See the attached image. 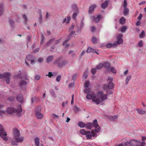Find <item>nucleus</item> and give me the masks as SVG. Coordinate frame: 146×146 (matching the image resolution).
I'll return each mask as SVG.
<instances>
[{
    "label": "nucleus",
    "instance_id": "f257e3e1",
    "mask_svg": "<svg viewBox=\"0 0 146 146\" xmlns=\"http://www.w3.org/2000/svg\"><path fill=\"white\" fill-rule=\"evenodd\" d=\"M107 98V95L104 94L103 91H99L97 92L95 95L94 98L93 99L92 102L97 105H98L100 103Z\"/></svg>",
    "mask_w": 146,
    "mask_h": 146
},
{
    "label": "nucleus",
    "instance_id": "f03ea898",
    "mask_svg": "<svg viewBox=\"0 0 146 146\" xmlns=\"http://www.w3.org/2000/svg\"><path fill=\"white\" fill-rule=\"evenodd\" d=\"M13 135L14 139L18 142L21 143L23 141L24 137H21L19 130L17 128L13 129Z\"/></svg>",
    "mask_w": 146,
    "mask_h": 146
},
{
    "label": "nucleus",
    "instance_id": "7ed1b4c3",
    "mask_svg": "<svg viewBox=\"0 0 146 146\" xmlns=\"http://www.w3.org/2000/svg\"><path fill=\"white\" fill-rule=\"evenodd\" d=\"M22 107L20 105L18 106L17 109L12 107L8 108L6 110V112L9 113H16L17 115L19 116L22 112Z\"/></svg>",
    "mask_w": 146,
    "mask_h": 146
},
{
    "label": "nucleus",
    "instance_id": "20e7f679",
    "mask_svg": "<svg viewBox=\"0 0 146 146\" xmlns=\"http://www.w3.org/2000/svg\"><path fill=\"white\" fill-rule=\"evenodd\" d=\"M7 135L6 132L5 131V130L2 126L0 124V136L5 141H7L8 139L6 136Z\"/></svg>",
    "mask_w": 146,
    "mask_h": 146
},
{
    "label": "nucleus",
    "instance_id": "39448f33",
    "mask_svg": "<svg viewBox=\"0 0 146 146\" xmlns=\"http://www.w3.org/2000/svg\"><path fill=\"white\" fill-rule=\"evenodd\" d=\"M86 137L87 139H90L92 138V137H96L97 134L96 133L94 130L92 131L91 133L90 131H88L86 134Z\"/></svg>",
    "mask_w": 146,
    "mask_h": 146
},
{
    "label": "nucleus",
    "instance_id": "423d86ee",
    "mask_svg": "<svg viewBox=\"0 0 146 146\" xmlns=\"http://www.w3.org/2000/svg\"><path fill=\"white\" fill-rule=\"evenodd\" d=\"M54 63L57 64L58 66L60 67H62L64 64V62L62 60L61 58H59L54 62Z\"/></svg>",
    "mask_w": 146,
    "mask_h": 146
},
{
    "label": "nucleus",
    "instance_id": "0eeeda50",
    "mask_svg": "<svg viewBox=\"0 0 146 146\" xmlns=\"http://www.w3.org/2000/svg\"><path fill=\"white\" fill-rule=\"evenodd\" d=\"M94 126V127H95V131L97 132H99L100 131L101 128L98 125L97 120L96 119H95L93 120Z\"/></svg>",
    "mask_w": 146,
    "mask_h": 146
},
{
    "label": "nucleus",
    "instance_id": "6e6552de",
    "mask_svg": "<svg viewBox=\"0 0 146 146\" xmlns=\"http://www.w3.org/2000/svg\"><path fill=\"white\" fill-rule=\"evenodd\" d=\"M11 74L8 72H6L4 73V78H6V82L7 84H9L10 83V76Z\"/></svg>",
    "mask_w": 146,
    "mask_h": 146
},
{
    "label": "nucleus",
    "instance_id": "1a4fd4ad",
    "mask_svg": "<svg viewBox=\"0 0 146 146\" xmlns=\"http://www.w3.org/2000/svg\"><path fill=\"white\" fill-rule=\"evenodd\" d=\"M130 143L132 146H137L141 144V142L135 139H133L130 140Z\"/></svg>",
    "mask_w": 146,
    "mask_h": 146
},
{
    "label": "nucleus",
    "instance_id": "9d476101",
    "mask_svg": "<svg viewBox=\"0 0 146 146\" xmlns=\"http://www.w3.org/2000/svg\"><path fill=\"white\" fill-rule=\"evenodd\" d=\"M33 58V56L31 55H29L26 56V59L25 60V63L26 65L28 66H29V65L28 62V61H30L31 59Z\"/></svg>",
    "mask_w": 146,
    "mask_h": 146
},
{
    "label": "nucleus",
    "instance_id": "9b49d317",
    "mask_svg": "<svg viewBox=\"0 0 146 146\" xmlns=\"http://www.w3.org/2000/svg\"><path fill=\"white\" fill-rule=\"evenodd\" d=\"M16 99L18 102L22 103L23 101V95L21 94H18L16 97Z\"/></svg>",
    "mask_w": 146,
    "mask_h": 146
},
{
    "label": "nucleus",
    "instance_id": "f8f14e48",
    "mask_svg": "<svg viewBox=\"0 0 146 146\" xmlns=\"http://www.w3.org/2000/svg\"><path fill=\"white\" fill-rule=\"evenodd\" d=\"M123 36L121 35H119L117 37V41L116 44H120L123 42V41L122 39Z\"/></svg>",
    "mask_w": 146,
    "mask_h": 146
},
{
    "label": "nucleus",
    "instance_id": "ddd939ff",
    "mask_svg": "<svg viewBox=\"0 0 146 146\" xmlns=\"http://www.w3.org/2000/svg\"><path fill=\"white\" fill-rule=\"evenodd\" d=\"M94 122L93 121V123H88L86 124V128L87 129H91L94 127Z\"/></svg>",
    "mask_w": 146,
    "mask_h": 146
},
{
    "label": "nucleus",
    "instance_id": "4468645a",
    "mask_svg": "<svg viewBox=\"0 0 146 146\" xmlns=\"http://www.w3.org/2000/svg\"><path fill=\"white\" fill-rule=\"evenodd\" d=\"M109 2V0H107L104 2L102 3L101 5V7L103 9H104L106 8L108 5Z\"/></svg>",
    "mask_w": 146,
    "mask_h": 146
},
{
    "label": "nucleus",
    "instance_id": "2eb2a0df",
    "mask_svg": "<svg viewBox=\"0 0 146 146\" xmlns=\"http://www.w3.org/2000/svg\"><path fill=\"white\" fill-rule=\"evenodd\" d=\"M102 15H98L96 17H95L94 16H92V18L94 19V21L95 22L97 23L99 21Z\"/></svg>",
    "mask_w": 146,
    "mask_h": 146
},
{
    "label": "nucleus",
    "instance_id": "dca6fc26",
    "mask_svg": "<svg viewBox=\"0 0 146 146\" xmlns=\"http://www.w3.org/2000/svg\"><path fill=\"white\" fill-rule=\"evenodd\" d=\"M35 116L37 119H41L43 118V115L40 112L36 111V112L35 113Z\"/></svg>",
    "mask_w": 146,
    "mask_h": 146
},
{
    "label": "nucleus",
    "instance_id": "f3484780",
    "mask_svg": "<svg viewBox=\"0 0 146 146\" xmlns=\"http://www.w3.org/2000/svg\"><path fill=\"white\" fill-rule=\"evenodd\" d=\"M60 39H59L55 41V39H52L50 40L47 43V44L48 45V44L50 43H51L52 42L53 43H54V44H57L58 43H59L60 42Z\"/></svg>",
    "mask_w": 146,
    "mask_h": 146
},
{
    "label": "nucleus",
    "instance_id": "a211bd4d",
    "mask_svg": "<svg viewBox=\"0 0 146 146\" xmlns=\"http://www.w3.org/2000/svg\"><path fill=\"white\" fill-rule=\"evenodd\" d=\"M96 6L95 4H94L91 6L89 9V13H92L94 11L95 8L96 7Z\"/></svg>",
    "mask_w": 146,
    "mask_h": 146
},
{
    "label": "nucleus",
    "instance_id": "6ab92c4d",
    "mask_svg": "<svg viewBox=\"0 0 146 146\" xmlns=\"http://www.w3.org/2000/svg\"><path fill=\"white\" fill-rule=\"evenodd\" d=\"M27 84V83L26 82L23 80H22L20 82L19 85L20 87L22 88L23 87L26 86Z\"/></svg>",
    "mask_w": 146,
    "mask_h": 146
},
{
    "label": "nucleus",
    "instance_id": "aec40b11",
    "mask_svg": "<svg viewBox=\"0 0 146 146\" xmlns=\"http://www.w3.org/2000/svg\"><path fill=\"white\" fill-rule=\"evenodd\" d=\"M4 11L3 4L2 3H0V15L3 13Z\"/></svg>",
    "mask_w": 146,
    "mask_h": 146
},
{
    "label": "nucleus",
    "instance_id": "412c9836",
    "mask_svg": "<svg viewBox=\"0 0 146 146\" xmlns=\"http://www.w3.org/2000/svg\"><path fill=\"white\" fill-rule=\"evenodd\" d=\"M116 46V42H115L113 44L110 43H109L106 45V47L108 48H111L113 46Z\"/></svg>",
    "mask_w": 146,
    "mask_h": 146
},
{
    "label": "nucleus",
    "instance_id": "4be33fe9",
    "mask_svg": "<svg viewBox=\"0 0 146 146\" xmlns=\"http://www.w3.org/2000/svg\"><path fill=\"white\" fill-rule=\"evenodd\" d=\"M3 106L0 104V116H3L5 114V111L2 109Z\"/></svg>",
    "mask_w": 146,
    "mask_h": 146
},
{
    "label": "nucleus",
    "instance_id": "5701e85b",
    "mask_svg": "<svg viewBox=\"0 0 146 146\" xmlns=\"http://www.w3.org/2000/svg\"><path fill=\"white\" fill-rule=\"evenodd\" d=\"M70 18H71L70 16H68L67 18H65L64 19L63 23H64L66 22L67 23H68L70 20Z\"/></svg>",
    "mask_w": 146,
    "mask_h": 146
},
{
    "label": "nucleus",
    "instance_id": "b1692460",
    "mask_svg": "<svg viewBox=\"0 0 146 146\" xmlns=\"http://www.w3.org/2000/svg\"><path fill=\"white\" fill-rule=\"evenodd\" d=\"M54 56H48L47 58L46 62L47 63H49L52 61L53 59Z\"/></svg>",
    "mask_w": 146,
    "mask_h": 146
},
{
    "label": "nucleus",
    "instance_id": "393cba45",
    "mask_svg": "<svg viewBox=\"0 0 146 146\" xmlns=\"http://www.w3.org/2000/svg\"><path fill=\"white\" fill-rule=\"evenodd\" d=\"M114 84L111 82H110L108 85V88L109 89H112L114 88Z\"/></svg>",
    "mask_w": 146,
    "mask_h": 146
},
{
    "label": "nucleus",
    "instance_id": "a878e982",
    "mask_svg": "<svg viewBox=\"0 0 146 146\" xmlns=\"http://www.w3.org/2000/svg\"><path fill=\"white\" fill-rule=\"evenodd\" d=\"M95 96H93L91 94H87L86 96V98L88 100H90L92 99V100L94 98Z\"/></svg>",
    "mask_w": 146,
    "mask_h": 146
},
{
    "label": "nucleus",
    "instance_id": "bb28decb",
    "mask_svg": "<svg viewBox=\"0 0 146 146\" xmlns=\"http://www.w3.org/2000/svg\"><path fill=\"white\" fill-rule=\"evenodd\" d=\"M36 145L38 146L39 145V139L38 137H36L34 139Z\"/></svg>",
    "mask_w": 146,
    "mask_h": 146
},
{
    "label": "nucleus",
    "instance_id": "cd10ccee",
    "mask_svg": "<svg viewBox=\"0 0 146 146\" xmlns=\"http://www.w3.org/2000/svg\"><path fill=\"white\" fill-rule=\"evenodd\" d=\"M104 67V65L102 63H100L96 67L97 70L101 69Z\"/></svg>",
    "mask_w": 146,
    "mask_h": 146
},
{
    "label": "nucleus",
    "instance_id": "c85d7f7f",
    "mask_svg": "<svg viewBox=\"0 0 146 146\" xmlns=\"http://www.w3.org/2000/svg\"><path fill=\"white\" fill-rule=\"evenodd\" d=\"M78 125L80 127H86V124L83 122H79L78 123Z\"/></svg>",
    "mask_w": 146,
    "mask_h": 146
},
{
    "label": "nucleus",
    "instance_id": "c756f323",
    "mask_svg": "<svg viewBox=\"0 0 146 146\" xmlns=\"http://www.w3.org/2000/svg\"><path fill=\"white\" fill-rule=\"evenodd\" d=\"M136 110L138 113L140 114H144L145 113V111L144 110H139L138 109H137Z\"/></svg>",
    "mask_w": 146,
    "mask_h": 146
},
{
    "label": "nucleus",
    "instance_id": "7c9ffc66",
    "mask_svg": "<svg viewBox=\"0 0 146 146\" xmlns=\"http://www.w3.org/2000/svg\"><path fill=\"white\" fill-rule=\"evenodd\" d=\"M125 22V19L123 17H122L120 19L119 22L121 24H124Z\"/></svg>",
    "mask_w": 146,
    "mask_h": 146
},
{
    "label": "nucleus",
    "instance_id": "2f4dec72",
    "mask_svg": "<svg viewBox=\"0 0 146 146\" xmlns=\"http://www.w3.org/2000/svg\"><path fill=\"white\" fill-rule=\"evenodd\" d=\"M80 133L82 135H86L87 134V132L83 129H81L79 131Z\"/></svg>",
    "mask_w": 146,
    "mask_h": 146
},
{
    "label": "nucleus",
    "instance_id": "473e14b6",
    "mask_svg": "<svg viewBox=\"0 0 146 146\" xmlns=\"http://www.w3.org/2000/svg\"><path fill=\"white\" fill-rule=\"evenodd\" d=\"M131 76H127L125 80V84L127 85L128 83L129 80L131 79Z\"/></svg>",
    "mask_w": 146,
    "mask_h": 146
},
{
    "label": "nucleus",
    "instance_id": "72a5a7b5",
    "mask_svg": "<svg viewBox=\"0 0 146 146\" xmlns=\"http://www.w3.org/2000/svg\"><path fill=\"white\" fill-rule=\"evenodd\" d=\"M87 52L88 53L93 52H94V50L90 47H89L87 50Z\"/></svg>",
    "mask_w": 146,
    "mask_h": 146
},
{
    "label": "nucleus",
    "instance_id": "f704fd0d",
    "mask_svg": "<svg viewBox=\"0 0 146 146\" xmlns=\"http://www.w3.org/2000/svg\"><path fill=\"white\" fill-rule=\"evenodd\" d=\"M17 143H18L16 141H15L13 140L11 141V145L13 146H17Z\"/></svg>",
    "mask_w": 146,
    "mask_h": 146
},
{
    "label": "nucleus",
    "instance_id": "c9c22d12",
    "mask_svg": "<svg viewBox=\"0 0 146 146\" xmlns=\"http://www.w3.org/2000/svg\"><path fill=\"white\" fill-rule=\"evenodd\" d=\"M124 14L125 15H127L129 12V10L127 7L124 8Z\"/></svg>",
    "mask_w": 146,
    "mask_h": 146
},
{
    "label": "nucleus",
    "instance_id": "e433bc0d",
    "mask_svg": "<svg viewBox=\"0 0 146 146\" xmlns=\"http://www.w3.org/2000/svg\"><path fill=\"white\" fill-rule=\"evenodd\" d=\"M90 83L89 81H87L84 84V87L85 89L87 88L88 87Z\"/></svg>",
    "mask_w": 146,
    "mask_h": 146
},
{
    "label": "nucleus",
    "instance_id": "4c0bfd02",
    "mask_svg": "<svg viewBox=\"0 0 146 146\" xmlns=\"http://www.w3.org/2000/svg\"><path fill=\"white\" fill-rule=\"evenodd\" d=\"M97 38L95 37H93L92 39V41L93 43L94 44L96 43L97 42Z\"/></svg>",
    "mask_w": 146,
    "mask_h": 146
},
{
    "label": "nucleus",
    "instance_id": "58836bf2",
    "mask_svg": "<svg viewBox=\"0 0 146 146\" xmlns=\"http://www.w3.org/2000/svg\"><path fill=\"white\" fill-rule=\"evenodd\" d=\"M145 32L144 31H142L141 33V34L139 35V37L140 38H144L145 36Z\"/></svg>",
    "mask_w": 146,
    "mask_h": 146
},
{
    "label": "nucleus",
    "instance_id": "ea45409f",
    "mask_svg": "<svg viewBox=\"0 0 146 146\" xmlns=\"http://www.w3.org/2000/svg\"><path fill=\"white\" fill-rule=\"evenodd\" d=\"M103 65L104 67L107 68H109L110 66V64L108 62L104 63Z\"/></svg>",
    "mask_w": 146,
    "mask_h": 146
},
{
    "label": "nucleus",
    "instance_id": "a19ab883",
    "mask_svg": "<svg viewBox=\"0 0 146 146\" xmlns=\"http://www.w3.org/2000/svg\"><path fill=\"white\" fill-rule=\"evenodd\" d=\"M40 16L39 18V21L40 23H41L42 22V14L41 11V10L40 11V12L39 13Z\"/></svg>",
    "mask_w": 146,
    "mask_h": 146
},
{
    "label": "nucleus",
    "instance_id": "79ce46f5",
    "mask_svg": "<svg viewBox=\"0 0 146 146\" xmlns=\"http://www.w3.org/2000/svg\"><path fill=\"white\" fill-rule=\"evenodd\" d=\"M97 70V69L96 68H92L91 70V73L93 74H94L96 72Z\"/></svg>",
    "mask_w": 146,
    "mask_h": 146
},
{
    "label": "nucleus",
    "instance_id": "37998d69",
    "mask_svg": "<svg viewBox=\"0 0 146 146\" xmlns=\"http://www.w3.org/2000/svg\"><path fill=\"white\" fill-rule=\"evenodd\" d=\"M127 29V27L125 26H124L121 28V32L123 33Z\"/></svg>",
    "mask_w": 146,
    "mask_h": 146
},
{
    "label": "nucleus",
    "instance_id": "c03bdc74",
    "mask_svg": "<svg viewBox=\"0 0 146 146\" xmlns=\"http://www.w3.org/2000/svg\"><path fill=\"white\" fill-rule=\"evenodd\" d=\"M138 45L140 47H142L143 46V41L142 40H141L138 43Z\"/></svg>",
    "mask_w": 146,
    "mask_h": 146
},
{
    "label": "nucleus",
    "instance_id": "a18cd8bd",
    "mask_svg": "<svg viewBox=\"0 0 146 146\" xmlns=\"http://www.w3.org/2000/svg\"><path fill=\"white\" fill-rule=\"evenodd\" d=\"M88 72V70H86L85 72L83 74V76L85 78H86L88 76L87 73Z\"/></svg>",
    "mask_w": 146,
    "mask_h": 146
},
{
    "label": "nucleus",
    "instance_id": "49530a36",
    "mask_svg": "<svg viewBox=\"0 0 146 146\" xmlns=\"http://www.w3.org/2000/svg\"><path fill=\"white\" fill-rule=\"evenodd\" d=\"M41 110V107L40 106H38L36 108L35 110V113L37 112H40Z\"/></svg>",
    "mask_w": 146,
    "mask_h": 146
},
{
    "label": "nucleus",
    "instance_id": "de8ad7c7",
    "mask_svg": "<svg viewBox=\"0 0 146 146\" xmlns=\"http://www.w3.org/2000/svg\"><path fill=\"white\" fill-rule=\"evenodd\" d=\"M41 37H42L41 41L40 43L41 44H42L43 43V41L44 40V39H45L42 33V34H41Z\"/></svg>",
    "mask_w": 146,
    "mask_h": 146
},
{
    "label": "nucleus",
    "instance_id": "09e8293b",
    "mask_svg": "<svg viewBox=\"0 0 146 146\" xmlns=\"http://www.w3.org/2000/svg\"><path fill=\"white\" fill-rule=\"evenodd\" d=\"M106 93L107 95H109L112 94L113 92L111 90H110L109 89H108L107 90Z\"/></svg>",
    "mask_w": 146,
    "mask_h": 146
},
{
    "label": "nucleus",
    "instance_id": "8fccbe9b",
    "mask_svg": "<svg viewBox=\"0 0 146 146\" xmlns=\"http://www.w3.org/2000/svg\"><path fill=\"white\" fill-rule=\"evenodd\" d=\"M14 100V97L13 96L10 97L8 98V100L11 102L13 101Z\"/></svg>",
    "mask_w": 146,
    "mask_h": 146
},
{
    "label": "nucleus",
    "instance_id": "3c124183",
    "mask_svg": "<svg viewBox=\"0 0 146 146\" xmlns=\"http://www.w3.org/2000/svg\"><path fill=\"white\" fill-rule=\"evenodd\" d=\"M9 22L12 26H13L14 25V22L12 19H9Z\"/></svg>",
    "mask_w": 146,
    "mask_h": 146
},
{
    "label": "nucleus",
    "instance_id": "603ef678",
    "mask_svg": "<svg viewBox=\"0 0 146 146\" xmlns=\"http://www.w3.org/2000/svg\"><path fill=\"white\" fill-rule=\"evenodd\" d=\"M61 78V76L60 75H58L56 78V81L58 82H59Z\"/></svg>",
    "mask_w": 146,
    "mask_h": 146
},
{
    "label": "nucleus",
    "instance_id": "864d4df0",
    "mask_svg": "<svg viewBox=\"0 0 146 146\" xmlns=\"http://www.w3.org/2000/svg\"><path fill=\"white\" fill-rule=\"evenodd\" d=\"M127 6V3L126 0H124V1L123 6L124 8L126 7Z\"/></svg>",
    "mask_w": 146,
    "mask_h": 146
},
{
    "label": "nucleus",
    "instance_id": "5fc2aeb1",
    "mask_svg": "<svg viewBox=\"0 0 146 146\" xmlns=\"http://www.w3.org/2000/svg\"><path fill=\"white\" fill-rule=\"evenodd\" d=\"M111 119L112 120H114L115 119H116L117 118V115H115L111 117Z\"/></svg>",
    "mask_w": 146,
    "mask_h": 146
},
{
    "label": "nucleus",
    "instance_id": "6e6d98bb",
    "mask_svg": "<svg viewBox=\"0 0 146 146\" xmlns=\"http://www.w3.org/2000/svg\"><path fill=\"white\" fill-rule=\"evenodd\" d=\"M84 92L87 94H89L90 92V90L89 89H87V88L85 89L84 90Z\"/></svg>",
    "mask_w": 146,
    "mask_h": 146
},
{
    "label": "nucleus",
    "instance_id": "4d7b16f0",
    "mask_svg": "<svg viewBox=\"0 0 146 146\" xmlns=\"http://www.w3.org/2000/svg\"><path fill=\"white\" fill-rule=\"evenodd\" d=\"M40 78V76L39 75H36L35 77V79L36 80H39Z\"/></svg>",
    "mask_w": 146,
    "mask_h": 146
},
{
    "label": "nucleus",
    "instance_id": "13d9d810",
    "mask_svg": "<svg viewBox=\"0 0 146 146\" xmlns=\"http://www.w3.org/2000/svg\"><path fill=\"white\" fill-rule=\"evenodd\" d=\"M52 116L53 117V118H58V116L56 115L54 113H53L52 114Z\"/></svg>",
    "mask_w": 146,
    "mask_h": 146
},
{
    "label": "nucleus",
    "instance_id": "bf43d9fd",
    "mask_svg": "<svg viewBox=\"0 0 146 146\" xmlns=\"http://www.w3.org/2000/svg\"><path fill=\"white\" fill-rule=\"evenodd\" d=\"M53 75L52 74V72H48V75H46V76H48L49 77L51 78L52 76H53Z\"/></svg>",
    "mask_w": 146,
    "mask_h": 146
},
{
    "label": "nucleus",
    "instance_id": "052dcab7",
    "mask_svg": "<svg viewBox=\"0 0 146 146\" xmlns=\"http://www.w3.org/2000/svg\"><path fill=\"white\" fill-rule=\"evenodd\" d=\"M111 72L113 73H115L116 72V70L115 69L113 68L112 67L111 69Z\"/></svg>",
    "mask_w": 146,
    "mask_h": 146
},
{
    "label": "nucleus",
    "instance_id": "680f3d73",
    "mask_svg": "<svg viewBox=\"0 0 146 146\" xmlns=\"http://www.w3.org/2000/svg\"><path fill=\"white\" fill-rule=\"evenodd\" d=\"M72 100L71 101V104H73L74 103V95L72 94Z\"/></svg>",
    "mask_w": 146,
    "mask_h": 146
},
{
    "label": "nucleus",
    "instance_id": "e2e57ef3",
    "mask_svg": "<svg viewBox=\"0 0 146 146\" xmlns=\"http://www.w3.org/2000/svg\"><path fill=\"white\" fill-rule=\"evenodd\" d=\"M77 77V75L76 74H74L72 76V79L74 80H75L76 79Z\"/></svg>",
    "mask_w": 146,
    "mask_h": 146
},
{
    "label": "nucleus",
    "instance_id": "0e129e2a",
    "mask_svg": "<svg viewBox=\"0 0 146 146\" xmlns=\"http://www.w3.org/2000/svg\"><path fill=\"white\" fill-rule=\"evenodd\" d=\"M79 110V108H78L76 106H75L74 107V111H78Z\"/></svg>",
    "mask_w": 146,
    "mask_h": 146
},
{
    "label": "nucleus",
    "instance_id": "69168bd1",
    "mask_svg": "<svg viewBox=\"0 0 146 146\" xmlns=\"http://www.w3.org/2000/svg\"><path fill=\"white\" fill-rule=\"evenodd\" d=\"M77 16V14L76 13H73L72 15V18L74 19H75Z\"/></svg>",
    "mask_w": 146,
    "mask_h": 146
},
{
    "label": "nucleus",
    "instance_id": "338daca9",
    "mask_svg": "<svg viewBox=\"0 0 146 146\" xmlns=\"http://www.w3.org/2000/svg\"><path fill=\"white\" fill-rule=\"evenodd\" d=\"M23 17L25 19V22H26L27 20V18L26 15H23Z\"/></svg>",
    "mask_w": 146,
    "mask_h": 146
},
{
    "label": "nucleus",
    "instance_id": "774afa93",
    "mask_svg": "<svg viewBox=\"0 0 146 146\" xmlns=\"http://www.w3.org/2000/svg\"><path fill=\"white\" fill-rule=\"evenodd\" d=\"M91 29L92 31L94 32L96 29V28L94 26H92Z\"/></svg>",
    "mask_w": 146,
    "mask_h": 146
}]
</instances>
